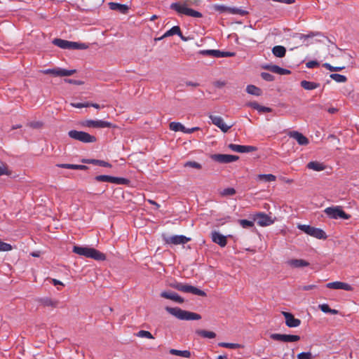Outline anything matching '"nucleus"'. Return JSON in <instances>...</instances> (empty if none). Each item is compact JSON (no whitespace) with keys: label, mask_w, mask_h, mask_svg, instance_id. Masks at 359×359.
Wrapping results in <instances>:
<instances>
[{"label":"nucleus","mask_w":359,"mask_h":359,"mask_svg":"<svg viewBox=\"0 0 359 359\" xmlns=\"http://www.w3.org/2000/svg\"><path fill=\"white\" fill-rule=\"evenodd\" d=\"M192 4L191 0H185L182 2H175L170 4V9L175 11L178 15H184L193 18H201L202 13L189 8Z\"/></svg>","instance_id":"nucleus-1"},{"label":"nucleus","mask_w":359,"mask_h":359,"mask_svg":"<svg viewBox=\"0 0 359 359\" xmlns=\"http://www.w3.org/2000/svg\"><path fill=\"white\" fill-rule=\"evenodd\" d=\"M73 252L80 256L91 258L97 261L106 259V255L104 253L93 248L75 245L73 248Z\"/></svg>","instance_id":"nucleus-2"},{"label":"nucleus","mask_w":359,"mask_h":359,"mask_svg":"<svg viewBox=\"0 0 359 359\" xmlns=\"http://www.w3.org/2000/svg\"><path fill=\"white\" fill-rule=\"evenodd\" d=\"M165 310L173 316L177 318L182 320H200L201 316L194 312L182 310L178 307H165Z\"/></svg>","instance_id":"nucleus-3"},{"label":"nucleus","mask_w":359,"mask_h":359,"mask_svg":"<svg viewBox=\"0 0 359 359\" xmlns=\"http://www.w3.org/2000/svg\"><path fill=\"white\" fill-rule=\"evenodd\" d=\"M170 286L184 293H191L201 297L206 296V293L204 291L188 284L175 281L174 283H170Z\"/></svg>","instance_id":"nucleus-4"},{"label":"nucleus","mask_w":359,"mask_h":359,"mask_svg":"<svg viewBox=\"0 0 359 359\" xmlns=\"http://www.w3.org/2000/svg\"><path fill=\"white\" fill-rule=\"evenodd\" d=\"M69 137L80 141L83 143H93L95 142L97 139L95 136L90 135L83 131H78L76 130H69L68 132Z\"/></svg>","instance_id":"nucleus-5"},{"label":"nucleus","mask_w":359,"mask_h":359,"mask_svg":"<svg viewBox=\"0 0 359 359\" xmlns=\"http://www.w3.org/2000/svg\"><path fill=\"white\" fill-rule=\"evenodd\" d=\"M298 228L306 234L318 239H326L327 235L321 229L316 228L306 224H299Z\"/></svg>","instance_id":"nucleus-6"},{"label":"nucleus","mask_w":359,"mask_h":359,"mask_svg":"<svg viewBox=\"0 0 359 359\" xmlns=\"http://www.w3.org/2000/svg\"><path fill=\"white\" fill-rule=\"evenodd\" d=\"M324 212L331 219H348L351 215L346 213L340 206L328 207L325 209Z\"/></svg>","instance_id":"nucleus-7"},{"label":"nucleus","mask_w":359,"mask_h":359,"mask_svg":"<svg viewBox=\"0 0 359 359\" xmlns=\"http://www.w3.org/2000/svg\"><path fill=\"white\" fill-rule=\"evenodd\" d=\"M81 126L87 128H115L111 122L102 120H84L81 123Z\"/></svg>","instance_id":"nucleus-8"},{"label":"nucleus","mask_w":359,"mask_h":359,"mask_svg":"<svg viewBox=\"0 0 359 359\" xmlns=\"http://www.w3.org/2000/svg\"><path fill=\"white\" fill-rule=\"evenodd\" d=\"M191 240L190 238H187L183 235H175L172 236H163V241L165 244L168 245H181L188 243Z\"/></svg>","instance_id":"nucleus-9"},{"label":"nucleus","mask_w":359,"mask_h":359,"mask_svg":"<svg viewBox=\"0 0 359 359\" xmlns=\"http://www.w3.org/2000/svg\"><path fill=\"white\" fill-rule=\"evenodd\" d=\"M271 339L282 342H296L300 340L299 335L274 333L270 335Z\"/></svg>","instance_id":"nucleus-10"},{"label":"nucleus","mask_w":359,"mask_h":359,"mask_svg":"<svg viewBox=\"0 0 359 359\" xmlns=\"http://www.w3.org/2000/svg\"><path fill=\"white\" fill-rule=\"evenodd\" d=\"M212 158L221 163H228L237 161L238 156L231 154H214L212 156Z\"/></svg>","instance_id":"nucleus-11"},{"label":"nucleus","mask_w":359,"mask_h":359,"mask_svg":"<svg viewBox=\"0 0 359 359\" xmlns=\"http://www.w3.org/2000/svg\"><path fill=\"white\" fill-rule=\"evenodd\" d=\"M255 219L261 226H269L274 222V220L271 218V217L264 212L257 213L255 215Z\"/></svg>","instance_id":"nucleus-12"},{"label":"nucleus","mask_w":359,"mask_h":359,"mask_svg":"<svg viewBox=\"0 0 359 359\" xmlns=\"http://www.w3.org/2000/svg\"><path fill=\"white\" fill-rule=\"evenodd\" d=\"M209 118L212 121V123L217 126L224 133H226L233 126H227L225 124L223 118L221 116L210 115Z\"/></svg>","instance_id":"nucleus-13"},{"label":"nucleus","mask_w":359,"mask_h":359,"mask_svg":"<svg viewBox=\"0 0 359 359\" xmlns=\"http://www.w3.org/2000/svg\"><path fill=\"white\" fill-rule=\"evenodd\" d=\"M282 314L285 317V324L288 327H297L300 325L301 320L295 318L291 313L283 311Z\"/></svg>","instance_id":"nucleus-14"},{"label":"nucleus","mask_w":359,"mask_h":359,"mask_svg":"<svg viewBox=\"0 0 359 359\" xmlns=\"http://www.w3.org/2000/svg\"><path fill=\"white\" fill-rule=\"evenodd\" d=\"M229 148L232 151L238 153H249L257 151V148L255 147L250 145L230 144L229 145Z\"/></svg>","instance_id":"nucleus-15"},{"label":"nucleus","mask_w":359,"mask_h":359,"mask_svg":"<svg viewBox=\"0 0 359 359\" xmlns=\"http://www.w3.org/2000/svg\"><path fill=\"white\" fill-rule=\"evenodd\" d=\"M326 287L327 288L334 289V290H344L346 291H353V287L351 285H349L348 283L340 282V281L328 283L326 285Z\"/></svg>","instance_id":"nucleus-16"},{"label":"nucleus","mask_w":359,"mask_h":359,"mask_svg":"<svg viewBox=\"0 0 359 359\" xmlns=\"http://www.w3.org/2000/svg\"><path fill=\"white\" fill-rule=\"evenodd\" d=\"M286 264L292 269H300L309 266V262L302 259H291L286 262Z\"/></svg>","instance_id":"nucleus-17"},{"label":"nucleus","mask_w":359,"mask_h":359,"mask_svg":"<svg viewBox=\"0 0 359 359\" xmlns=\"http://www.w3.org/2000/svg\"><path fill=\"white\" fill-rule=\"evenodd\" d=\"M211 238L214 243H217L222 248L225 247L227 244L226 236H223L216 231L212 232Z\"/></svg>","instance_id":"nucleus-18"},{"label":"nucleus","mask_w":359,"mask_h":359,"mask_svg":"<svg viewBox=\"0 0 359 359\" xmlns=\"http://www.w3.org/2000/svg\"><path fill=\"white\" fill-rule=\"evenodd\" d=\"M161 297L165 299L172 300L180 304H182L184 302L182 297L173 292L163 291L161 293Z\"/></svg>","instance_id":"nucleus-19"},{"label":"nucleus","mask_w":359,"mask_h":359,"mask_svg":"<svg viewBox=\"0 0 359 359\" xmlns=\"http://www.w3.org/2000/svg\"><path fill=\"white\" fill-rule=\"evenodd\" d=\"M109 7L111 10L116 11L122 14H126L129 11V6L128 5L116 2H109Z\"/></svg>","instance_id":"nucleus-20"},{"label":"nucleus","mask_w":359,"mask_h":359,"mask_svg":"<svg viewBox=\"0 0 359 359\" xmlns=\"http://www.w3.org/2000/svg\"><path fill=\"white\" fill-rule=\"evenodd\" d=\"M178 35L182 40L186 41H187V38H185L181 32L180 27L179 26H174L167 32L164 33V34L161 36V38H166L168 36H171L173 35Z\"/></svg>","instance_id":"nucleus-21"},{"label":"nucleus","mask_w":359,"mask_h":359,"mask_svg":"<svg viewBox=\"0 0 359 359\" xmlns=\"http://www.w3.org/2000/svg\"><path fill=\"white\" fill-rule=\"evenodd\" d=\"M290 137L296 140L299 145H307L309 142L308 138L297 131H292Z\"/></svg>","instance_id":"nucleus-22"},{"label":"nucleus","mask_w":359,"mask_h":359,"mask_svg":"<svg viewBox=\"0 0 359 359\" xmlns=\"http://www.w3.org/2000/svg\"><path fill=\"white\" fill-rule=\"evenodd\" d=\"M39 303L46 307L55 308L58 305V301L50 297H43L39 299Z\"/></svg>","instance_id":"nucleus-23"},{"label":"nucleus","mask_w":359,"mask_h":359,"mask_svg":"<svg viewBox=\"0 0 359 359\" xmlns=\"http://www.w3.org/2000/svg\"><path fill=\"white\" fill-rule=\"evenodd\" d=\"M81 162L84 163L93 164V165H100V166H102V167H106V168H111V165L109 163H108L107 161H102V160H97V159H82Z\"/></svg>","instance_id":"nucleus-24"},{"label":"nucleus","mask_w":359,"mask_h":359,"mask_svg":"<svg viewBox=\"0 0 359 359\" xmlns=\"http://www.w3.org/2000/svg\"><path fill=\"white\" fill-rule=\"evenodd\" d=\"M266 68L273 73L280 75H287L290 74V70L280 67L279 66L277 65H271L266 67Z\"/></svg>","instance_id":"nucleus-25"},{"label":"nucleus","mask_w":359,"mask_h":359,"mask_svg":"<svg viewBox=\"0 0 359 359\" xmlns=\"http://www.w3.org/2000/svg\"><path fill=\"white\" fill-rule=\"evenodd\" d=\"M306 166L309 169L315 171H322L325 169L324 164L318 161H311L307 164Z\"/></svg>","instance_id":"nucleus-26"},{"label":"nucleus","mask_w":359,"mask_h":359,"mask_svg":"<svg viewBox=\"0 0 359 359\" xmlns=\"http://www.w3.org/2000/svg\"><path fill=\"white\" fill-rule=\"evenodd\" d=\"M71 42L61 39H55L53 44L63 49H70Z\"/></svg>","instance_id":"nucleus-27"},{"label":"nucleus","mask_w":359,"mask_h":359,"mask_svg":"<svg viewBox=\"0 0 359 359\" xmlns=\"http://www.w3.org/2000/svg\"><path fill=\"white\" fill-rule=\"evenodd\" d=\"M301 86L305 90H311L320 86V83L303 80L301 81Z\"/></svg>","instance_id":"nucleus-28"},{"label":"nucleus","mask_w":359,"mask_h":359,"mask_svg":"<svg viewBox=\"0 0 359 359\" xmlns=\"http://www.w3.org/2000/svg\"><path fill=\"white\" fill-rule=\"evenodd\" d=\"M273 54L277 57H283L285 55L286 49L282 46H276L272 48Z\"/></svg>","instance_id":"nucleus-29"},{"label":"nucleus","mask_w":359,"mask_h":359,"mask_svg":"<svg viewBox=\"0 0 359 359\" xmlns=\"http://www.w3.org/2000/svg\"><path fill=\"white\" fill-rule=\"evenodd\" d=\"M196 333L203 338L214 339L216 337V334L212 331H208L205 330H197Z\"/></svg>","instance_id":"nucleus-30"},{"label":"nucleus","mask_w":359,"mask_h":359,"mask_svg":"<svg viewBox=\"0 0 359 359\" xmlns=\"http://www.w3.org/2000/svg\"><path fill=\"white\" fill-rule=\"evenodd\" d=\"M246 92L250 95L259 96L262 95V90L254 85H248L246 87Z\"/></svg>","instance_id":"nucleus-31"},{"label":"nucleus","mask_w":359,"mask_h":359,"mask_svg":"<svg viewBox=\"0 0 359 359\" xmlns=\"http://www.w3.org/2000/svg\"><path fill=\"white\" fill-rule=\"evenodd\" d=\"M75 72V69L68 70L61 68H57L56 76H69L73 75Z\"/></svg>","instance_id":"nucleus-32"},{"label":"nucleus","mask_w":359,"mask_h":359,"mask_svg":"<svg viewBox=\"0 0 359 359\" xmlns=\"http://www.w3.org/2000/svg\"><path fill=\"white\" fill-rule=\"evenodd\" d=\"M257 179L264 182H274L276 177L272 174H260L257 175Z\"/></svg>","instance_id":"nucleus-33"},{"label":"nucleus","mask_w":359,"mask_h":359,"mask_svg":"<svg viewBox=\"0 0 359 359\" xmlns=\"http://www.w3.org/2000/svg\"><path fill=\"white\" fill-rule=\"evenodd\" d=\"M170 353L175 355H178L184 358H189L191 356V353L189 351H180L177 349H170Z\"/></svg>","instance_id":"nucleus-34"},{"label":"nucleus","mask_w":359,"mask_h":359,"mask_svg":"<svg viewBox=\"0 0 359 359\" xmlns=\"http://www.w3.org/2000/svg\"><path fill=\"white\" fill-rule=\"evenodd\" d=\"M169 127L171 130L175 132L181 131L184 133V131H185V127L181 123L179 122H171L170 123Z\"/></svg>","instance_id":"nucleus-35"},{"label":"nucleus","mask_w":359,"mask_h":359,"mask_svg":"<svg viewBox=\"0 0 359 359\" xmlns=\"http://www.w3.org/2000/svg\"><path fill=\"white\" fill-rule=\"evenodd\" d=\"M218 346L223 348L236 349L243 347V346L240 344L236 343H227V342H219Z\"/></svg>","instance_id":"nucleus-36"},{"label":"nucleus","mask_w":359,"mask_h":359,"mask_svg":"<svg viewBox=\"0 0 359 359\" xmlns=\"http://www.w3.org/2000/svg\"><path fill=\"white\" fill-rule=\"evenodd\" d=\"M109 182L116 184H128L129 180L128 179L123 177H116L111 176Z\"/></svg>","instance_id":"nucleus-37"},{"label":"nucleus","mask_w":359,"mask_h":359,"mask_svg":"<svg viewBox=\"0 0 359 359\" xmlns=\"http://www.w3.org/2000/svg\"><path fill=\"white\" fill-rule=\"evenodd\" d=\"M229 13L233 15H239L241 16L246 15L248 12L238 8H230L229 7Z\"/></svg>","instance_id":"nucleus-38"},{"label":"nucleus","mask_w":359,"mask_h":359,"mask_svg":"<svg viewBox=\"0 0 359 359\" xmlns=\"http://www.w3.org/2000/svg\"><path fill=\"white\" fill-rule=\"evenodd\" d=\"M330 77L337 83H344L347 81L345 76L339 74H332Z\"/></svg>","instance_id":"nucleus-39"},{"label":"nucleus","mask_w":359,"mask_h":359,"mask_svg":"<svg viewBox=\"0 0 359 359\" xmlns=\"http://www.w3.org/2000/svg\"><path fill=\"white\" fill-rule=\"evenodd\" d=\"M236 193V189L231 187L224 189L219 192L220 195L222 196H233Z\"/></svg>","instance_id":"nucleus-40"},{"label":"nucleus","mask_w":359,"mask_h":359,"mask_svg":"<svg viewBox=\"0 0 359 359\" xmlns=\"http://www.w3.org/2000/svg\"><path fill=\"white\" fill-rule=\"evenodd\" d=\"M135 335L138 337L142 338H147V339H154V336L151 334V333L149 331L146 330H140L138 332L135 334Z\"/></svg>","instance_id":"nucleus-41"},{"label":"nucleus","mask_w":359,"mask_h":359,"mask_svg":"<svg viewBox=\"0 0 359 359\" xmlns=\"http://www.w3.org/2000/svg\"><path fill=\"white\" fill-rule=\"evenodd\" d=\"M323 67H325L327 69L331 71V72H339L341 71L345 68L344 66L341 67H333L329 63H324Z\"/></svg>","instance_id":"nucleus-42"},{"label":"nucleus","mask_w":359,"mask_h":359,"mask_svg":"<svg viewBox=\"0 0 359 359\" xmlns=\"http://www.w3.org/2000/svg\"><path fill=\"white\" fill-rule=\"evenodd\" d=\"M297 359H313L314 356L311 352H302L297 355Z\"/></svg>","instance_id":"nucleus-43"},{"label":"nucleus","mask_w":359,"mask_h":359,"mask_svg":"<svg viewBox=\"0 0 359 359\" xmlns=\"http://www.w3.org/2000/svg\"><path fill=\"white\" fill-rule=\"evenodd\" d=\"M238 222L243 228H245V229L250 228L254 226V222L252 221H250L248 219H240L238 221Z\"/></svg>","instance_id":"nucleus-44"},{"label":"nucleus","mask_w":359,"mask_h":359,"mask_svg":"<svg viewBox=\"0 0 359 359\" xmlns=\"http://www.w3.org/2000/svg\"><path fill=\"white\" fill-rule=\"evenodd\" d=\"M184 166L190 167L198 170H200L202 168L201 165L196 161H187L184 164Z\"/></svg>","instance_id":"nucleus-45"},{"label":"nucleus","mask_w":359,"mask_h":359,"mask_svg":"<svg viewBox=\"0 0 359 359\" xmlns=\"http://www.w3.org/2000/svg\"><path fill=\"white\" fill-rule=\"evenodd\" d=\"M13 249L12 246L9 243H4L0 240V251L8 252Z\"/></svg>","instance_id":"nucleus-46"},{"label":"nucleus","mask_w":359,"mask_h":359,"mask_svg":"<svg viewBox=\"0 0 359 359\" xmlns=\"http://www.w3.org/2000/svg\"><path fill=\"white\" fill-rule=\"evenodd\" d=\"M234 55V53L231 52H224L217 50V53L215 54V57H231Z\"/></svg>","instance_id":"nucleus-47"},{"label":"nucleus","mask_w":359,"mask_h":359,"mask_svg":"<svg viewBox=\"0 0 359 359\" xmlns=\"http://www.w3.org/2000/svg\"><path fill=\"white\" fill-rule=\"evenodd\" d=\"M314 36H316V34H314L313 33H311L309 34H297L296 37H297L299 39V41H301L302 43H304L307 39L311 38Z\"/></svg>","instance_id":"nucleus-48"},{"label":"nucleus","mask_w":359,"mask_h":359,"mask_svg":"<svg viewBox=\"0 0 359 359\" xmlns=\"http://www.w3.org/2000/svg\"><path fill=\"white\" fill-rule=\"evenodd\" d=\"M87 47L88 46L85 43L71 42L70 49H86Z\"/></svg>","instance_id":"nucleus-49"},{"label":"nucleus","mask_w":359,"mask_h":359,"mask_svg":"<svg viewBox=\"0 0 359 359\" xmlns=\"http://www.w3.org/2000/svg\"><path fill=\"white\" fill-rule=\"evenodd\" d=\"M213 8L219 13L229 12V7L224 5L216 4L213 6Z\"/></svg>","instance_id":"nucleus-50"},{"label":"nucleus","mask_w":359,"mask_h":359,"mask_svg":"<svg viewBox=\"0 0 359 359\" xmlns=\"http://www.w3.org/2000/svg\"><path fill=\"white\" fill-rule=\"evenodd\" d=\"M110 177L111 176L109 175H97L95 177V180L97 181V182H110Z\"/></svg>","instance_id":"nucleus-51"},{"label":"nucleus","mask_w":359,"mask_h":359,"mask_svg":"<svg viewBox=\"0 0 359 359\" xmlns=\"http://www.w3.org/2000/svg\"><path fill=\"white\" fill-rule=\"evenodd\" d=\"M261 76L264 80L267 81H272L274 80V76L272 74L267 72H262L261 74Z\"/></svg>","instance_id":"nucleus-52"},{"label":"nucleus","mask_w":359,"mask_h":359,"mask_svg":"<svg viewBox=\"0 0 359 359\" xmlns=\"http://www.w3.org/2000/svg\"><path fill=\"white\" fill-rule=\"evenodd\" d=\"M71 105L75 108H83V107H90V102H78V103H72Z\"/></svg>","instance_id":"nucleus-53"},{"label":"nucleus","mask_w":359,"mask_h":359,"mask_svg":"<svg viewBox=\"0 0 359 359\" xmlns=\"http://www.w3.org/2000/svg\"><path fill=\"white\" fill-rule=\"evenodd\" d=\"M318 66L319 63L316 60H311L306 63V67L309 69L317 67Z\"/></svg>","instance_id":"nucleus-54"},{"label":"nucleus","mask_w":359,"mask_h":359,"mask_svg":"<svg viewBox=\"0 0 359 359\" xmlns=\"http://www.w3.org/2000/svg\"><path fill=\"white\" fill-rule=\"evenodd\" d=\"M201 53L202 55H211V56L215 57V54L217 53V50H201Z\"/></svg>","instance_id":"nucleus-55"},{"label":"nucleus","mask_w":359,"mask_h":359,"mask_svg":"<svg viewBox=\"0 0 359 359\" xmlns=\"http://www.w3.org/2000/svg\"><path fill=\"white\" fill-rule=\"evenodd\" d=\"M316 287H317V286L316 285H308L299 286V290L307 291V290H313Z\"/></svg>","instance_id":"nucleus-56"},{"label":"nucleus","mask_w":359,"mask_h":359,"mask_svg":"<svg viewBox=\"0 0 359 359\" xmlns=\"http://www.w3.org/2000/svg\"><path fill=\"white\" fill-rule=\"evenodd\" d=\"M319 309L324 313H330V308L327 304L319 305Z\"/></svg>","instance_id":"nucleus-57"},{"label":"nucleus","mask_w":359,"mask_h":359,"mask_svg":"<svg viewBox=\"0 0 359 359\" xmlns=\"http://www.w3.org/2000/svg\"><path fill=\"white\" fill-rule=\"evenodd\" d=\"M8 174V172L6 165L3 163H0V176Z\"/></svg>","instance_id":"nucleus-58"},{"label":"nucleus","mask_w":359,"mask_h":359,"mask_svg":"<svg viewBox=\"0 0 359 359\" xmlns=\"http://www.w3.org/2000/svg\"><path fill=\"white\" fill-rule=\"evenodd\" d=\"M258 111L259 113H266V112H271L272 109L267 107L261 106L259 107Z\"/></svg>","instance_id":"nucleus-59"},{"label":"nucleus","mask_w":359,"mask_h":359,"mask_svg":"<svg viewBox=\"0 0 359 359\" xmlns=\"http://www.w3.org/2000/svg\"><path fill=\"white\" fill-rule=\"evenodd\" d=\"M56 72L57 69H48L43 71V73L45 74H53L54 76H56Z\"/></svg>","instance_id":"nucleus-60"},{"label":"nucleus","mask_w":359,"mask_h":359,"mask_svg":"<svg viewBox=\"0 0 359 359\" xmlns=\"http://www.w3.org/2000/svg\"><path fill=\"white\" fill-rule=\"evenodd\" d=\"M226 85V82L224 81H217L214 83V86L217 88H222Z\"/></svg>","instance_id":"nucleus-61"},{"label":"nucleus","mask_w":359,"mask_h":359,"mask_svg":"<svg viewBox=\"0 0 359 359\" xmlns=\"http://www.w3.org/2000/svg\"><path fill=\"white\" fill-rule=\"evenodd\" d=\"M247 105L249 107H251L252 108H253L257 111L260 107V105L256 102H249Z\"/></svg>","instance_id":"nucleus-62"},{"label":"nucleus","mask_w":359,"mask_h":359,"mask_svg":"<svg viewBox=\"0 0 359 359\" xmlns=\"http://www.w3.org/2000/svg\"><path fill=\"white\" fill-rule=\"evenodd\" d=\"M199 130V128L198 127H195V128H185V131H184V133H187V134H191L196 130Z\"/></svg>","instance_id":"nucleus-63"},{"label":"nucleus","mask_w":359,"mask_h":359,"mask_svg":"<svg viewBox=\"0 0 359 359\" xmlns=\"http://www.w3.org/2000/svg\"><path fill=\"white\" fill-rule=\"evenodd\" d=\"M185 85L187 86H192V87H198V86H199V83H198L193 82V81H186L185 82Z\"/></svg>","instance_id":"nucleus-64"}]
</instances>
